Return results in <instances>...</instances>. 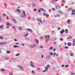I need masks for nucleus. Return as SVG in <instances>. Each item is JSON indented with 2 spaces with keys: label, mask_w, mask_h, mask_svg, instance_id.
<instances>
[{
  "label": "nucleus",
  "mask_w": 75,
  "mask_h": 75,
  "mask_svg": "<svg viewBox=\"0 0 75 75\" xmlns=\"http://www.w3.org/2000/svg\"><path fill=\"white\" fill-rule=\"evenodd\" d=\"M2 20V19H1V16H0V21H1Z\"/></svg>",
  "instance_id": "13d9d810"
},
{
  "label": "nucleus",
  "mask_w": 75,
  "mask_h": 75,
  "mask_svg": "<svg viewBox=\"0 0 75 75\" xmlns=\"http://www.w3.org/2000/svg\"><path fill=\"white\" fill-rule=\"evenodd\" d=\"M40 39H43L44 38L42 36H41L40 38Z\"/></svg>",
  "instance_id": "8fccbe9b"
},
{
  "label": "nucleus",
  "mask_w": 75,
  "mask_h": 75,
  "mask_svg": "<svg viewBox=\"0 0 75 75\" xmlns=\"http://www.w3.org/2000/svg\"><path fill=\"white\" fill-rule=\"evenodd\" d=\"M35 41H36L37 43L38 44V43L39 42V41L37 39H35Z\"/></svg>",
  "instance_id": "9b49d317"
},
{
  "label": "nucleus",
  "mask_w": 75,
  "mask_h": 75,
  "mask_svg": "<svg viewBox=\"0 0 75 75\" xmlns=\"http://www.w3.org/2000/svg\"><path fill=\"white\" fill-rule=\"evenodd\" d=\"M51 58V56L50 55H47L46 57V58L48 59H49V58Z\"/></svg>",
  "instance_id": "423d86ee"
},
{
  "label": "nucleus",
  "mask_w": 75,
  "mask_h": 75,
  "mask_svg": "<svg viewBox=\"0 0 75 75\" xmlns=\"http://www.w3.org/2000/svg\"><path fill=\"white\" fill-rule=\"evenodd\" d=\"M55 7L56 8H57V9H59V8H61V6H59L58 5H56Z\"/></svg>",
  "instance_id": "20e7f679"
},
{
  "label": "nucleus",
  "mask_w": 75,
  "mask_h": 75,
  "mask_svg": "<svg viewBox=\"0 0 75 75\" xmlns=\"http://www.w3.org/2000/svg\"><path fill=\"white\" fill-rule=\"evenodd\" d=\"M7 25H9V24H10V23H7L6 24Z\"/></svg>",
  "instance_id": "72a5a7b5"
},
{
  "label": "nucleus",
  "mask_w": 75,
  "mask_h": 75,
  "mask_svg": "<svg viewBox=\"0 0 75 75\" xmlns=\"http://www.w3.org/2000/svg\"><path fill=\"white\" fill-rule=\"evenodd\" d=\"M10 51H8V52H7L6 53H7V54H10Z\"/></svg>",
  "instance_id": "a19ab883"
},
{
  "label": "nucleus",
  "mask_w": 75,
  "mask_h": 75,
  "mask_svg": "<svg viewBox=\"0 0 75 75\" xmlns=\"http://www.w3.org/2000/svg\"><path fill=\"white\" fill-rule=\"evenodd\" d=\"M53 48H54L53 47H51L50 48L49 50H53Z\"/></svg>",
  "instance_id": "aec40b11"
},
{
  "label": "nucleus",
  "mask_w": 75,
  "mask_h": 75,
  "mask_svg": "<svg viewBox=\"0 0 75 75\" xmlns=\"http://www.w3.org/2000/svg\"><path fill=\"white\" fill-rule=\"evenodd\" d=\"M64 31H65V30H61L60 31V34H63V33H64Z\"/></svg>",
  "instance_id": "ddd939ff"
},
{
  "label": "nucleus",
  "mask_w": 75,
  "mask_h": 75,
  "mask_svg": "<svg viewBox=\"0 0 75 75\" xmlns=\"http://www.w3.org/2000/svg\"><path fill=\"white\" fill-rule=\"evenodd\" d=\"M43 16H46V13H43Z\"/></svg>",
  "instance_id": "4c0bfd02"
},
{
  "label": "nucleus",
  "mask_w": 75,
  "mask_h": 75,
  "mask_svg": "<svg viewBox=\"0 0 75 75\" xmlns=\"http://www.w3.org/2000/svg\"><path fill=\"white\" fill-rule=\"evenodd\" d=\"M55 55H56V57H58V55H59V54H56H56H55Z\"/></svg>",
  "instance_id": "bf43d9fd"
},
{
  "label": "nucleus",
  "mask_w": 75,
  "mask_h": 75,
  "mask_svg": "<svg viewBox=\"0 0 75 75\" xmlns=\"http://www.w3.org/2000/svg\"><path fill=\"white\" fill-rule=\"evenodd\" d=\"M19 29L20 30H22V29L21 28V27H19Z\"/></svg>",
  "instance_id": "473e14b6"
},
{
  "label": "nucleus",
  "mask_w": 75,
  "mask_h": 75,
  "mask_svg": "<svg viewBox=\"0 0 75 75\" xmlns=\"http://www.w3.org/2000/svg\"><path fill=\"white\" fill-rule=\"evenodd\" d=\"M4 38L2 36H0V39L1 40H3Z\"/></svg>",
  "instance_id": "5701e85b"
},
{
  "label": "nucleus",
  "mask_w": 75,
  "mask_h": 75,
  "mask_svg": "<svg viewBox=\"0 0 75 75\" xmlns=\"http://www.w3.org/2000/svg\"><path fill=\"white\" fill-rule=\"evenodd\" d=\"M49 67H50V65H47V68H49Z\"/></svg>",
  "instance_id": "6e6d98bb"
},
{
  "label": "nucleus",
  "mask_w": 75,
  "mask_h": 75,
  "mask_svg": "<svg viewBox=\"0 0 75 75\" xmlns=\"http://www.w3.org/2000/svg\"><path fill=\"white\" fill-rule=\"evenodd\" d=\"M73 42H75V39H73Z\"/></svg>",
  "instance_id": "c85d7f7f"
},
{
  "label": "nucleus",
  "mask_w": 75,
  "mask_h": 75,
  "mask_svg": "<svg viewBox=\"0 0 75 75\" xmlns=\"http://www.w3.org/2000/svg\"><path fill=\"white\" fill-rule=\"evenodd\" d=\"M70 21H71V20H70V19H68L67 22V23L68 24H69L70 23Z\"/></svg>",
  "instance_id": "f3484780"
},
{
  "label": "nucleus",
  "mask_w": 75,
  "mask_h": 75,
  "mask_svg": "<svg viewBox=\"0 0 75 75\" xmlns=\"http://www.w3.org/2000/svg\"><path fill=\"white\" fill-rule=\"evenodd\" d=\"M72 12L74 13V12H75V9H73L72 10Z\"/></svg>",
  "instance_id": "37998d69"
},
{
  "label": "nucleus",
  "mask_w": 75,
  "mask_h": 75,
  "mask_svg": "<svg viewBox=\"0 0 75 75\" xmlns=\"http://www.w3.org/2000/svg\"><path fill=\"white\" fill-rule=\"evenodd\" d=\"M69 10H72V8H69Z\"/></svg>",
  "instance_id": "f704fd0d"
},
{
  "label": "nucleus",
  "mask_w": 75,
  "mask_h": 75,
  "mask_svg": "<svg viewBox=\"0 0 75 75\" xmlns=\"http://www.w3.org/2000/svg\"><path fill=\"white\" fill-rule=\"evenodd\" d=\"M70 55H71V56L72 57L74 56V54L72 53H71Z\"/></svg>",
  "instance_id": "7c9ffc66"
},
{
  "label": "nucleus",
  "mask_w": 75,
  "mask_h": 75,
  "mask_svg": "<svg viewBox=\"0 0 75 75\" xmlns=\"http://www.w3.org/2000/svg\"><path fill=\"white\" fill-rule=\"evenodd\" d=\"M62 3H65V0H62Z\"/></svg>",
  "instance_id": "e433bc0d"
},
{
  "label": "nucleus",
  "mask_w": 75,
  "mask_h": 75,
  "mask_svg": "<svg viewBox=\"0 0 75 75\" xmlns=\"http://www.w3.org/2000/svg\"><path fill=\"white\" fill-rule=\"evenodd\" d=\"M20 55V53H18L15 55V56H16V57H17V56H19Z\"/></svg>",
  "instance_id": "412c9836"
},
{
  "label": "nucleus",
  "mask_w": 75,
  "mask_h": 75,
  "mask_svg": "<svg viewBox=\"0 0 75 75\" xmlns=\"http://www.w3.org/2000/svg\"><path fill=\"white\" fill-rule=\"evenodd\" d=\"M69 67V66L67 64L65 66V68H67V67Z\"/></svg>",
  "instance_id": "cd10ccee"
},
{
  "label": "nucleus",
  "mask_w": 75,
  "mask_h": 75,
  "mask_svg": "<svg viewBox=\"0 0 75 75\" xmlns=\"http://www.w3.org/2000/svg\"><path fill=\"white\" fill-rule=\"evenodd\" d=\"M4 27V25H2L0 26V28H3Z\"/></svg>",
  "instance_id": "dca6fc26"
},
{
  "label": "nucleus",
  "mask_w": 75,
  "mask_h": 75,
  "mask_svg": "<svg viewBox=\"0 0 75 75\" xmlns=\"http://www.w3.org/2000/svg\"><path fill=\"white\" fill-rule=\"evenodd\" d=\"M3 16H4V17H6V15L4 13L3 14Z\"/></svg>",
  "instance_id": "58836bf2"
},
{
  "label": "nucleus",
  "mask_w": 75,
  "mask_h": 75,
  "mask_svg": "<svg viewBox=\"0 0 75 75\" xmlns=\"http://www.w3.org/2000/svg\"><path fill=\"white\" fill-rule=\"evenodd\" d=\"M65 31L66 33H68V30L66 29L65 30Z\"/></svg>",
  "instance_id": "b1692460"
},
{
  "label": "nucleus",
  "mask_w": 75,
  "mask_h": 75,
  "mask_svg": "<svg viewBox=\"0 0 75 75\" xmlns=\"http://www.w3.org/2000/svg\"><path fill=\"white\" fill-rule=\"evenodd\" d=\"M41 10H42V11H44V8H40Z\"/></svg>",
  "instance_id": "864d4df0"
},
{
  "label": "nucleus",
  "mask_w": 75,
  "mask_h": 75,
  "mask_svg": "<svg viewBox=\"0 0 75 75\" xmlns=\"http://www.w3.org/2000/svg\"><path fill=\"white\" fill-rule=\"evenodd\" d=\"M71 75H75V74L74 73H71Z\"/></svg>",
  "instance_id": "c9c22d12"
},
{
  "label": "nucleus",
  "mask_w": 75,
  "mask_h": 75,
  "mask_svg": "<svg viewBox=\"0 0 75 75\" xmlns=\"http://www.w3.org/2000/svg\"><path fill=\"white\" fill-rule=\"evenodd\" d=\"M35 46H36V45H33V48L35 47Z\"/></svg>",
  "instance_id": "a18cd8bd"
},
{
  "label": "nucleus",
  "mask_w": 75,
  "mask_h": 75,
  "mask_svg": "<svg viewBox=\"0 0 75 75\" xmlns=\"http://www.w3.org/2000/svg\"><path fill=\"white\" fill-rule=\"evenodd\" d=\"M41 9H40L39 10H38V12H39V13H40V12H41Z\"/></svg>",
  "instance_id": "3c124183"
},
{
  "label": "nucleus",
  "mask_w": 75,
  "mask_h": 75,
  "mask_svg": "<svg viewBox=\"0 0 75 75\" xmlns=\"http://www.w3.org/2000/svg\"><path fill=\"white\" fill-rule=\"evenodd\" d=\"M15 41H17V40L16 39H15L14 40Z\"/></svg>",
  "instance_id": "338daca9"
},
{
  "label": "nucleus",
  "mask_w": 75,
  "mask_h": 75,
  "mask_svg": "<svg viewBox=\"0 0 75 75\" xmlns=\"http://www.w3.org/2000/svg\"><path fill=\"white\" fill-rule=\"evenodd\" d=\"M64 48H67V49H68V47L67 46H65L64 47Z\"/></svg>",
  "instance_id": "de8ad7c7"
},
{
  "label": "nucleus",
  "mask_w": 75,
  "mask_h": 75,
  "mask_svg": "<svg viewBox=\"0 0 75 75\" xmlns=\"http://www.w3.org/2000/svg\"><path fill=\"white\" fill-rule=\"evenodd\" d=\"M43 11H44L45 12H46V10H45L43 9Z\"/></svg>",
  "instance_id": "4d7b16f0"
},
{
  "label": "nucleus",
  "mask_w": 75,
  "mask_h": 75,
  "mask_svg": "<svg viewBox=\"0 0 75 75\" xmlns=\"http://www.w3.org/2000/svg\"><path fill=\"white\" fill-rule=\"evenodd\" d=\"M38 70H40L41 69L40 68H38Z\"/></svg>",
  "instance_id": "e2e57ef3"
},
{
  "label": "nucleus",
  "mask_w": 75,
  "mask_h": 75,
  "mask_svg": "<svg viewBox=\"0 0 75 75\" xmlns=\"http://www.w3.org/2000/svg\"><path fill=\"white\" fill-rule=\"evenodd\" d=\"M18 68H21V69H22V70H24V69L23 68V67H21L19 65H18Z\"/></svg>",
  "instance_id": "39448f33"
},
{
  "label": "nucleus",
  "mask_w": 75,
  "mask_h": 75,
  "mask_svg": "<svg viewBox=\"0 0 75 75\" xmlns=\"http://www.w3.org/2000/svg\"><path fill=\"white\" fill-rule=\"evenodd\" d=\"M30 48H34V47H33V46H30Z\"/></svg>",
  "instance_id": "052dcab7"
},
{
  "label": "nucleus",
  "mask_w": 75,
  "mask_h": 75,
  "mask_svg": "<svg viewBox=\"0 0 75 75\" xmlns=\"http://www.w3.org/2000/svg\"><path fill=\"white\" fill-rule=\"evenodd\" d=\"M13 75V74L12 73H11L9 74V75Z\"/></svg>",
  "instance_id": "49530a36"
},
{
  "label": "nucleus",
  "mask_w": 75,
  "mask_h": 75,
  "mask_svg": "<svg viewBox=\"0 0 75 75\" xmlns=\"http://www.w3.org/2000/svg\"><path fill=\"white\" fill-rule=\"evenodd\" d=\"M45 69L46 70H44L43 71V72H47L48 71V70H48V68H47V67H45Z\"/></svg>",
  "instance_id": "0eeeda50"
},
{
  "label": "nucleus",
  "mask_w": 75,
  "mask_h": 75,
  "mask_svg": "<svg viewBox=\"0 0 75 75\" xmlns=\"http://www.w3.org/2000/svg\"><path fill=\"white\" fill-rule=\"evenodd\" d=\"M0 54H1V50H0Z\"/></svg>",
  "instance_id": "69168bd1"
},
{
  "label": "nucleus",
  "mask_w": 75,
  "mask_h": 75,
  "mask_svg": "<svg viewBox=\"0 0 75 75\" xmlns=\"http://www.w3.org/2000/svg\"><path fill=\"white\" fill-rule=\"evenodd\" d=\"M59 14H57L56 16H55V17H59Z\"/></svg>",
  "instance_id": "c756f323"
},
{
  "label": "nucleus",
  "mask_w": 75,
  "mask_h": 75,
  "mask_svg": "<svg viewBox=\"0 0 75 75\" xmlns=\"http://www.w3.org/2000/svg\"><path fill=\"white\" fill-rule=\"evenodd\" d=\"M40 48H41L42 49H43L44 48V46H43L41 45L40 46Z\"/></svg>",
  "instance_id": "2eb2a0df"
},
{
  "label": "nucleus",
  "mask_w": 75,
  "mask_h": 75,
  "mask_svg": "<svg viewBox=\"0 0 75 75\" xmlns=\"http://www.w3.org/2000/svg\"><path fill=\"white\" fill-rule=\"evenodd\" d=\"M60 41H63V38H62L60 39Z\"/></svg>",
  "instance_id": "09e8293b"
},
{
  "label": "nucleus",
  "mask_w": 75,
  "mask_h": 75,
  "mask_svg": "<svg viewBox=\"0 0 75 75\" xmlns=\"http://www.w3.org/2000/svg\"><path fill=\"white\" fill-rule=\"evenodd\" d=\"M67 45H68V46H71V43L68 42L67 43Z\"/></svg>",
  "instance_id": "393cba45"
},
{
  "label": "nucleus",
  "mask_w": 75,
  "mask_h": 75,
  "mask_svg": "<svg viewBox=\"0 0 75 75\" xmlns=\"http://www.w3.org/2000/svg\"><path fill=\"white\" fill-rule=\"evenodd\" d=\"M58 11L59 13H60V14H64V12H62V11L60 10H59Z\"/></svg>",
  "instance_id": "6e6552de"
},
{
  "label": "nucleus",
  "mask_w": 75,
  "mask_h": 75,
  "mask_svg": "<svg viewBox=\"0 0 75 75\" xmlns=\"http://www.w3.org/2000/svg\"><path fill=\"white\" fill-rule=\"evenodd\" d=\"M25 16H26V14H25V11H23V14H22L21 16V17H22V18H24L25 17Z\"/></svg>",
  "instance_id": "f257e3e1"
},
{
  "label": "nucleus",
  "mask_w": 75,
  "mask_h": 75,
  "mask_svg": "<svg viewBox=\"0 0 75 75\" xmlns=\"http://www.w3.org/2000/svg\"><path fill=\"white\" fill-rule=\"evenodd\" d=\"M75 12H73L71 13V15H74L75 14Z\"/></svg>",
  "instance_id": "ea45409f"
},
{
  "label": "nucleus",
  "mask_w": 75,
  "mask_h": 75,
  "mask_svg": "<svg viewBox=\"0 0 75 75\" xmlns=\"http://www.w3.org/2000/svg\"><path fill=\"white\" fill-rule=\"evenodd\" d=\"M28 34H26L25 35V37H26V36H28Z\"/></svg>",
  "instance_id": "79ce46f5"
},
{
  "label": "nucleus",
  "mask_w": 75,
  "mask_h": 75,
  "mask_svg": "<svg viewBox=\"0 0 75 75\" xmlns=\"http://www.w3.org/2000/svg\"><path fill=\"white\" fill-rule=\"evenodd\" d=\"M6 28H9L10 27H9V26H6Z\"/></svg>",
  "instance_id": "680f3d73"
},
{
  "label": "nucleus",
  "mask_w": 75,
  "mask_h": 75,
  "mask_svg": "<svg viewBox=\"0 0 75 75\" xmlns=\"http://www.w3.org/2000/svg\"><path fill=\"white\" fill-rule=\"evenodd\" d=\"M69 38H70L71 39L72 38V36H70L69 37H68L67 38V39H69Z\"/></svg>",
  "instance_id": "4be33fe9"
},
{
  "label": "nucleus",
  "mask_w": 75,
  "mask_h": 75,
  "mask_svg": "<svg viewBox=\"0 0 75 75\" xmlns=\"http://www.w3.org/2000/svg\"><path fill=\"white\" fill-rule=\"evenodd\" d=\"M28 31H32V30L30 28H27L26 29Z\"/></svg>",
  "instance_id": "4468645a"
},
{
  "label": "nucleus",
  "mask_w": 75,
  "mask_h": 75,
  "mask_svg": "<svg viewBox=\"0 0 75 75\" xmlns=\"http://www.w3.org/2000/svg\"><path fill=\"white\" fill-rule=\"evenodd\" d=\"M5 59H8V58H6V57L4 58Z\"/></svg>",
  "instance_id": "603ef678"
},
{
  "label": "nucleus",
  "mask_w": 75,
  "mask_h": 75,
  "mask_svg": "<svg viewBox=\"0 0 75 75\" xmlns=\"http://www.w3.org/2000/svg\"><path fill=\"white\" fill-rule=\"evenodd\" d=\"M45 38H50V35H46L45 36Z\"/></svg>",
  "instance_id": "f8f14e48"
},
{
  "label": "nucleus",
  "mask_w": 75,
  "mask_h": 75,
  "mask_svg": "<svg viewBox=\"0 0 75 75\" xmlns=\"http://www.w3.org/2000/svg\"><path fill=\"white\" fill-rule=\"evenodd\" d=\"M36 10H37V9H35V8L34 9V11H36Z\"/></svg>",
  "instance_id": "774afa93"
},
{
  "label": "nucleus",
  "mask_w": 75,
  "mask_h": 75,
  "mask_svg": "<svg viewBox=\"0 0 75 75\" xmlns=\"http://www.w3.org/2000/svg\"><path fill=\"white\" fill-rule=\"evenodd\" d=\"M36 20H38V21H40V22L42 24V21L40 20H39L38 19H37Z\"/></svg>",
  "instance_id": "6ab92c4d"
},
{
  "label": "nucleus",
  "mask_w": 75,
  "mask_h": 75,
  "mask_svg": "<svg viewBox=\"0 0 75 75\" xmlns=\"http://www.w3.org/2000/svg\"><path fill=\"white\" fill-rule=\"evenodd\" d=\"M7 44V42H1L0 43V45H4L5 44Z\"/></svg>",
  "instance_id": "f03ea898"
},
{
  "label": "nucleus",
  "mask_w": 75,
  "mask_h": 75,
  "mask_svg": "<svg viewBox=\"0 0 75 75\" xmlns=\"http://www.w3.org/2000/svg\"><path fill=\"white\" fill-rule=\"evenodd\" d=\"M56 55V53L54 52L53 54V57H54L55 55Z\"/></svg>",
  "instance_id": "bb28decb"
},
{
  "label": "nucleus",
  "mask_w": 75,
  "mask_h": 75,
  "mask_svg": "<svg viewBox=\"0 0 75 75\" xmlns=\"http://www.w3.org/2000/svg\"><path fill=\"white\" fill-rule=\"evenodd\" d=\"M4 71V69H1V71Z\"/></svg>",
  "instance_id": "2f4dec72"
},
{
  "label": "nucleus",
  "mask_w": 75,
  "mask_h": 75,
  "mask_svg": "<svg viewBox=\"0 0 75 75\" xmlns=\"http://www.w3.org/2000/svg\"><path fill=\"white\" fill-rule=\"evenodd\" d=\"M32 6L33 7H34L35 6V3L32 4Z\"/></svg>",
  "instance_id": "a211bd4d"
},
{
  "label": "nucleus",
  "mask_w": 75,
  "mask_h": 75,
  "mask_svg": "<svg viewBox=\"0 0 75 75\" xmlns=\"http://www.w3.org/2000/svg\"><path fill=\"white\" fill-rule=\"evenodd\" d=\"M16 11L19 12V13H21V10L19 9H16Z\"/></svg>",
  "instance_id": "9d476101"
},
{
  "label": "nucleus",
  "mask_w": 75,
  "mask_h": 75,
  "mask_svg": "<svg viewBox=\"0 0 75 75\" xmlns=\"http://www.w3.org/2000/svg\"><path fill=\"white\" fill-rule=\"evenodd\" d=\"M72 45L73 46H75V42H74V43H73Z\"/></svg>",
  "instance_id": "c03bdc74"
},
{
  "label": "nucleus",
  "mask_w": 75,
  "mask_h": 75,
  "mask_svg": "<svg viewBox=\"0 0 75 75\" xmlns=\"http://www.w3.org/2000/svg\"><path fill=\"white\" fill-rule=\"evenodd\" d=\"M50 55H53V53H52V52L50 53Z\"/></svg>",
  "instance_id": "5fc2aeb1"
},
{
  "label": "nucleus",
  "mask_w": 75,
  "mask_h": 75,
  "mask_svg": "<svg viewBox=\"0 0 75 75\" xmlns=\"http://www.w3.org/2000/svg\"><path fill=\"white\" fill-rule=\"evenodd\" d=\"M13 47H14L15 48H16V47L17 48H18V46L17 45H14L13 46Z\"/></svg>",
  "instance_id": "a878e982"
},
{
  "label": "nucleus",
  "mask_w": 75,
  "mask_h": 75,
  "mask_svg": "<svg viewBox=\"0 0 75 75\" xmlns=\"http://www.w3.org/2000/svg\"><path fill=\"white\" fill-rule=\"evenodd\" d=\"M12 20H13V22L14 23H17V22L16 20L14 19H12Z\"/></svg>",
  "instance_id": "1a4fd4ad"
},
{
  "label": "nucleus",
  "mask_w": 75,
  "mask_h": 75,
  "mask_svg": "<svg viewBox=\"0 0 75 75\" xmlns=\"http://www.w3.org/2000/svg\"><path fill=\"white\" fill-rule=\"evenodd\" d=\"M60 27H59L58 29V30H59V29H60Z\"/></svg>",
  "instance_id": "0e129e2a"
},
{
  "label": "nucleus",
  "mask_w": 75,
  "mask_h": 75,
  "mask_svg": "<svg viewBox=\"0 0 75 75\" xmlns=\"http://www.w3.org/2000/svg\"><path fill=\"white\" fill-rule=\"evenodd\" d=\"M30 66L31 67H32V68H34L35 67V66L34 65V63H30Z\"/></svg>",
  "instance_id": "7ed1b4c3"
}]
</instances>
